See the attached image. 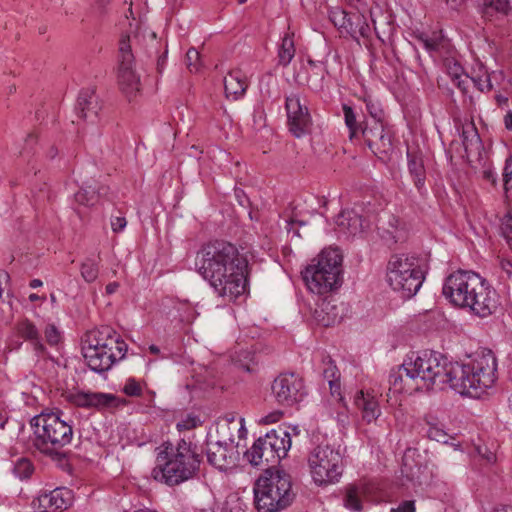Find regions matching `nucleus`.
Segmentation results:
<instances>
[{
    "instance_id": "f257e3e1",
    "label": "nucleus",
    "mask_w": 512,
    "mask_h": 512,
    "mask_svg": "<svg viewBox=\"0 0 512 512\" xmlns=\"http://www.w3.org/2000/svg\"><path fill=\"white\" fill-rule=\"evenodd\" d=\"M497 360L489 349L476 352L467 362L450 360L446 355L426 350L392 369L389 374L390 390L400 393L406 381L415 382L416 389H440L448 384L461 395L479 398L493 386L497 376Z\"/></svg>"
},
{
    "instance_id": "f03ea898",
    "label": "nucleus",
    "mask_w": 512,
    "mask_h": 512,
    "mask_svg": "<svg viewBox=\"0 0 512 512\" xmlns=\"http://www.w3.org/2000/svg\"><path fill=\"white\" fill-rule=\"evenodd\" d=\"M195 267L219 297L235 301L246 291L248 260L230 242L215 240L205 244L197 252Z\"/></svg>"
},
{
    "instance_id": "7ed1b4c3",
    "label": "nucleus",
    "mask_w": 512,
    "mask_h": 512,
    "mask_svg": "<svg viewBox=\"0 0 512 512\" xmlns=\"http://www.w3.org/2000/svg\"><path fill=\"white\" fill-rule=\"evenodd\" d=\"M157 465L152 469L154 480L169 487L198 478L203 462L202 451L192 441H165L158 448Z\"/></svg>"
},
{
    "instance_id": "20e7f679",
    "label": "nucleus",
    "mask_w": 512,
    "mask_h": 512,
    "mask_svg": "<svg viewBox=\"0 0 512 512\" xmlns=\"http://www.w3.org/2000/svg\"><path fill=\"white\" fill-rule=\"evenodd\" d=\"M33 428V446L50 458L61 470L71 472L70 452L63 448L73 439L71 420L64 418L63 411H43L30 420Z\"/></svg>"
},
{
    "instance_id": "39448f33",
    "label": "nucleus",
    "mask_w": 512,
    "mask_h": 512,
    "mask_svg": "<svg viewBox=\"0 0 512 512\" xmlns=\"http://www.w3.org/2000/svg\"><path fill=\"white\" fill-rule=\"evenodd\" d=\"M86 342L87 345L82 347L83 357L88 367L98 374L110 370L125 357L128 350L126 342L109 326L91 334Z\"/></svg>"
},
{
    "instance_id": "423d86ee",
    "label": "nucleus",
    "mask_w": 512,
    "mask_h": 512,
    "mask_svg": "<svg viewBox=\"0 0 512 512\" xmlns=\"http://www.w3.org/2000/svg\"><path fill=\"white\" fill-rule=\"evenodd\" d=\"M343 256L339 249H323L302 271V279L307 288L323 295L338 289L343 282Z\"/></svg>"
},
{
    "instance_id": "0eeeda50",
    "label": "nucleus",
    "mask_w": 512,
    "mask_h": 512,
    "mask_svg": "<svg viewBox=\"0 0 512 512\" xmlns=\"http://www.w3.org/2000/svg\"><path fill=\"white\" fill-rule=\"evenodd\" d=\"M265 475L254 486V501L258 512H280L295 498L291 477L283 470L264 469Z\"/></svg>"
},
{
    "instance_id": "6e6552de",
    "label": "nucleus",
    "mask_w": 512,
    "mask_h": 512,
    "mask_svg": "<svg viewBox=\"0 0 512 512\" xmlns=\"http://www.w3.org/2000/svg\"><path fill=\"white\" fill-rule=\"evenodd\" d=\"M425 279L420 258L409 254H394L387 265V281L401 297L409 299L421 288Z\"/></svg>"
},
{
    "instance_id": "1a4fd4ad",
    "label": "nucleus",
    "mask_w": 512,
    "mask_h": 512,
    "mask_svg": "<svg viewBox=\"0 0 512 512\" xmlns=\"http://www.w3.org/2000/svg\"><path fill=\"white\" fill-rule=\"evenodd\" d=\"M291 447V436L286 428L278 426L255 440L244 453V458L252 466L265 464V469H273L285 458Z\"/></svg>"
},
{
    "instance_id": "9d476101",
    "label": "nucleus",
    "mask_w": 512,
    "mask_h": 512,
    "mask_svg": "<svg viewBox=\"0 0 512 512\" xmlns=\"http://www.w3.org/2000/svg\"><path fill=\"white\" fill-rule=\"evenodd\" d=\"M308 464L314 483L327 486L339 481L343 473V456L331 445H318L309 454Z\"/></svg>"
},
{
    "instance_id": "9b49d317",
    "label": "nucleus",
    "mask_w": 512,
    "mask_h": 512,
    "mask_svg": "<svg viewBox=\"0 0 512 512\" xmlns=\"http://www.w3.org/2000/svg\"><path fill=\"white\" fill-rule=\"evenodd\" d=\"M137 36L122 35L118 43L117 80L120 90L131 100L140 91V75L136 71V60L132 50Z\"/></svg>"
},
{
    "instance_id": "f8f14e48",
    "label": "nucleus",
    "mask_w": 512,
    "mask_h": 512,
    "mask_svg": "<svg viewBox=\"0 0 512 512\" xmlns=\"http://www.w3.org/2000/svg\"><path fill=\"white\" fill-rule=\"evenodd\" d=\"M480 283L482 277L478 273L460 269L446 277L442 293L452 305L464 308Z\"/></svg>"
},
{
    "instance_id": "ddd939ff",
    "label": "nucleus",
    "mask_w": 512,
    "mask_h": 512,
    "mask_svg": "<svg viewBox=\"0 0 512 512\" xmlns=\"http://www.w3.org/2000/svg\"><path fill=\"white\" fill-rule=\"evenodd\" d=\"M276 402L281 406L291 407L303 400L307 392L304 381L295 373L278 375L271 386Z\"/></svg>"
},
{
    "instance_id": "4468645a",
    "label": "nucleus",
    "mask_w": 512,
    "mask_h": 512,
    "mask_svg": "<svg viewBox=\"0 0 512 512\" xmlns=\"http://www.w3.org/2000/svg\"><path fill=\"white\" fill-rule=\"evenodd\" d=\"M285 110L288 130L294 137L301 138L310 132L312 116L300 94L291 93L285 97Z\"/></svg>"
},
{
    "instance_id": "2eb2a0df",
    "label": "nucleus",
    "mask_w": 512,
    "mask_h": 512,
    "mask_svg": "<svg viewBox=\"0 0 512 512\" xmlns=\"http://www.w3.org/2000/svg\"><path fill=\"white\" fill-rule=\"evenodd\" d=\"M361 135L365 144L379 159L384 160L393 151V133L385 123L364 121Z\"/></svg>"
},
{
    "instance_id": "dca6fc26",
    "label": "nucleus",
    "mask_w": 512,
    "mask_h": 512,
    "mask_svg": "<svg viewBox=\"0 0 512 512\" xmlns=\"http://www.w3.org/2000/svg\"><path fill=\"white\" fill-rule=\"evenodd\" d=\"M498 306V293L486 279L482 278V283L478 284L469 304L465 305L464 309H469L475 316L486 318L495 313Z\"/></svg>"
},
{
    "instance_id": "f3484780",
    "label": "nucleus",
    "mask_w": 512,
    "mask_h": 512,
    "mask_svg": "<svg viewBox=\"0 0 512 512\" xmlns=\"http://www.w3.org/2000/svg\"><path fill=\"white\" fill-rule=\"evenodd\" d=\"M67 400L80 408L96 409L98 411L116 408L122 401L114 394L104 392L78 391L70 393Z\"/></svg>"
},
{
    "instance_id": "a211bd4d",
    "label": "nucleus",
    "mask_w": 512,
    "mask_h": 512,
    "mask_svg": "<svg viewBox=\"0 0 512 512\" xmlns=\"http://www.w3.org/2000/svg\"><path fill=\"white\" fill-rule=\"evenodd\" d=\"M238 451L231 444L223 442L207 443V462L220 471H226L236 466Z\"/></svg>"
},
{
    "instance_id": "6ab92c4d",
    "label": "nucleus",
    "mask_w": 512,
    "mask_h": 512,
    "mask_svg": "<svg viewBox=\"0 0 512 512\" xmlns=\"http://www.w3.org/2000/svg\"><path fill=\"white\" fill-rule=\"evenodd\" d=\"M101 110L102 102L96 94L95 88L89 87L81 89L75 105L77 116L86 122L95 124L99 119Z\"/></svg>"
},
{
    "instance_id": "aec40b11",
    "label": "nucleus",
    "mask_w": 512,
    "mask_h": 512,
    "mask_svg": "<svg viewBox=\"0 0 512 512\" xmlns=\"http://www.w3.org/2000/svg\"><path fill=\"white\" fill-rule=\"evenodd\" d=\"M346 308L333 296L322 299L315 309V318L324 327H330L342 321Z\"/></svg>"
},
{
    "instance_id": "412c9836",
    "label": "nucleus",
    "mask_w": 512,
    "mask_h": 512,
    "mask_svg": "<svg viewBox=\"0 0 512 512\" xmlns=\"http://www.w3.org/2000/svg\"><path fill=\"white\" fill-rule=\"evenodd\" d=\"M40 512H60L67 509L72 503V491L58 487L39 496Z\"/></svg>"
},
{
    "instance_id": "4be33fe9",
    "label": "nucleus",
    "mask_w": 512,
    "mask_h": 512,
    "mask_svg": "<svg viewBox=\"0 0 512 512\" xmlns=\"http://www.w3.org/2000/svg\"><path fill=\"white\" fill-rule=\"evenodd\" d=\"M399 222V219L392 214L387 215V220L383 218L378 220V234L389 246L406 239V231L403 227H399Z\"/></svg>"
},
{
    "instance_id": "5701e85b",
    "label": "nucleus",
    "mask_w": 512,
    "mask_h": 512,
    "mask_svg": "<svg viewBox=\"0 0 512 512\" xmlns=\"http://www.w3.org/2000/svg\"><path fill=\"white\" fill-rule=\"evenodd\" d=\"M335 222L338 233L346 238L354 237L363 231L362 216L353 209L342 210Z\"/></svg>"
},
{
    "instance_id": "b1692460",
    "label": "nucleus",
    "mask_w": 512,
    "mask_h": 512,
    "mask_svg": "<svg viewBox=\"0 0 512 512\" xmlns=\"http://www.w3.org/2000/svg\"><path fill=\"white\" fill-rule=\"evenodd\" d=\"M325 360H327V366L323 369V377L328 382L331 396L336 397L337 401L341 403L344 408H347L344 396L341 394L340 371L330 356H325L323 362H325Z\"/></svg>"
},
{
    "instance_id": "393cba45",
    "label": "nucleus",
    "mask_w": 512,
    "mask_h": 512,
    "mask_svg": "<svg viewBox=\"0 0 512 512\" xmlns=\"http://www.w3.org/2000/svg\"><path fill=\"white\" fill-rule=\"evenodd\" d=\"M408 171L417 190L422 193L426 181L423 157L419 152L407 151Z\"/></svg>"
},
{
    "instance_id": "a878e982",
    "label": "nucleus",
    "mask_w": 512,
    "mask_h": 512,
    "mask_svg": "<svg viewBox=\"0 0 512 512\" xmlns=\"http://www.w3.org/2000/svg\"><path fill=\"white\" fill-rule=\"evenodd\" d=\"M354 404L361 410L362 418L367 423L376 420L380 415V408L377 400L363 391H358L354 397Z\"/></svg>"
},
{
    "instance_id": "bb28decb",
    "label": "nucleus",
    "mask_w": 512,
    "mask_h": 512,
    "mask_svg": "<svg viewBox=\"0 0 512 512\" xmlns=\"http://www.w3.org/2000/svg\"><path fill=\"white\" fill-rule=\"evenodd\" d=\"M248 87L247 79L240 70L231 71L224 78L226 96L232 95L234 99L240 98Z\"/></svg>"
},
{
    "instance_id": "cd10ccee",
    "label": "nucleus",
    "mask_w": 512,
    "mask_h": 512,
    "mask_svg": "<svg viewBox=\"0 0 512 512\" xmlns=\"http://www.w3.org/2000/svg\"><path fill=\"white\" fill-rule=\"evenodd\" d=\"M483 17L491 19L497 15H508L511 10L509 0H478Z\"/></svg>"
},
{
    "instance_id": "c85d7f7f",
    "label": "nucleus",
    "mask_w": 512,
    "mask_h": 512,
    "mask_svg": "<svg viewBox=\"0 0 512 512\" xmlns=\"http://www.w3.org/2000/svg\"><path fill=\"white\" fill-rule=\"evenodd\" d=\"M328 17L336 28L345 29L351 36L356 34L353 15L350 16L345 10L340 7L330 8Z\"/></svg>"
},
{
    "instance_id": "c756f323",
    "label": "nucleus",
    "mask_w": 512,
    "mask_h": 512,
    "mask_svg": "<svg viewBox=\"0 0 512 512\" xmlns=\"http://www.w3.org/2000/svg\"><path fill=\"white\" fill-rule=\"evenodd\" d=\"M461 138L467 157H469V155L473 152V149L482 148L481 137L473 122H471L469 126L463 127Z\"/></svg>"
},
{
    "instance_id": "7c9ffc66",
    "label": "nucleus",
    "mask_w": 512,
    "mask_h": 512,
    "mask_svg": "<svg viewBox=\"0 0 512 512\" xmlns=\"http://www.w3.org/2000/svg\"><path fill=\"white\" fill-rule=\"evenodd\" d=\"M107 191L106 187H99L98 189L92 186H86L81 188L75 193L74 198L77 203L84 206H93L99 199L100 196L105 195Z\"/></svg>"
},
{
    "instance_id": "2f4dec72",
    "label": "nucleus",
    "mask_w": 512,
    "mask_h": 512,
    "mask_svg": "<svg viewBox=\"0 0 512 512\" xmlns=\"http://www.w3.org/2000/svg\"><path fill=\"white\" fill-rule=\"evenodd\" d=\"M295 51L293 37L286 34L282 38V42L278 50V64L283 67L288 66L295 56Z\"/></svg>"
},
{
    "instance_id": "473e14b6",
    "label": "nucleus",
    "mask_w": 512,
    "mask_h": 512,
    "mask_svg": "<svg viewBox=\"0 0 512 512\" xmlns=\"http://www.w3.org/2000/svg\"><path fill=\"white\" fill-rule=\"evenodd\" d=\"M342 110L344 114L345 125L349 130V138L350 140H353L354 138L358 137L359 133H361V128L364 127V122L359 123L357 121L356 113L350 105L343 104Z\"/></svg>"
},
{
    "instance_id": "72a5a7b5",
    "label": "nucleus",
    "mask_w": 512,
    "mask_h": 512,
    "mask_svg": "<svg viewBox=\"0 0 512 512\" xmlns=\"http://www.w3.org/2000/svg\"><path fill=\"white\" fill-rule=\"evenodd\" d=\"M344 506L354 512H360L363 509L362 500L359 495V489L355 485H349L346 488L344 496Z\"/></svg>"
},
{
    "instance_id": "f704fd0d",
    "label": "nucleus",
    "mask_w": 512,
    "mask_h": 512,
    "mask_svg": "<svg viewBox=\"0 0 512 512\" xmlns=\"http://www.w3.org/2000/svg\"><path fill=\"white\" fill-rule=\"evenodd\" d=\"M27 342L30 344L37 359L50 360L52 362H57V360L54 358V356H52L49 353V351L47 350V348L43 342L41 333L37 334L35 337H33L32 339H30Z\"/></svg>"
},
{
    "instance_id": "c9c22d12",
    "label": "nucleus",
    "mask_w": 512,
    "mask_h": 512,
    "mask_svg": "<svg viewBox=\"0 0 512 512\" xmlns=\"http://www.w3.org/2000/svg\"><path fill=\"white\" fill-rule=\"evenodd\" d=\"M363 101L366 106V111L371 117L370 122L384 123V110L379 101L373 99L371 96H365Z\"/></svg>"
},
{
    "instance_id": "e433bc0d",
    "label": "nucleus",
    "mask_w": 512,
    "mask_h": 512,
    "mask_svg": "<svg viewBox=\"0 0 512 512\" xmlns=\"http://www.w3.org/2000/svg\"><path fill=\"white\" fill-rule=\"evenodd\" d=\"M16 332L18 336L26 342L40 333L36 325L27 318L17 322Z\"/></svg>"
},
{
    "instance_id": "4c0bfd02",
    "label": "nucleus",
    "mask_w": 512,
    "mask_h": 512,
    "mask_svg": "<svg viewBox=\"0 0 512 512\" xmlns=\"http://www.w3.org/2000/svg\"><path fill=\"white\" fill-rule=\"evenodd\" d=\"M34 472L33 463L27 458H20L16 461L13 467V473L21 480H26L31 477Z\"/></svg>"
},
{
    "instance_id": "58836bf2",
    "label": "nucleus",
    "mask_w": 512,
    "mask_h": 512,
    "mask_svg": "<svg viewBox=\"0 0 512 512\" xmlns=\"http://www.w3.org/2000/svg\"><path fill=\"white\" fill-rule=\"evenodd\" d=\"M44 337L46 343L53 348H58L63 343L62 332L53 323H49L44 328Z\"/></svg>"
},
{
    "instance_id": "ea45409f",
    "label": "nucleus",
    "mask_w": 512,
    "mask_h": 512,
    "mask_svg": "<svg viewBox=\"0 0 512 512\" xmlns=\"http://www.w3.org/2000/svg\"><path fill=\"white\" fill-rule=\"evenodd\" d=\"M99 269L97 263L92 259H86L81 265V275L88 283L95 281L98 277Z\"/></svg>"
},
{
    "instance_id": "a19ab883",
    "label": "nucleus",
    "mask_w": 512,
    "mask_h": 512,
    "mask_svg": "<svg viewBox=\"0 0 512 512\" xmlns=\"http://www.w3.org/2000/svg\"><path fill=\"white\" fill-rule=\"evenodd\" d=\"M426 435L429 439L435 440L440 443L448 442V434L442 427H439L436 424L428 423V429L426 431Z\"/></svg>"
},
{
    "instance_id": "79ce46f5",
    "label": "nucleus",
    "mask_w": 512,
    "mask_h": 512,
    "mask_svg": "<svg viewBox=\"0 0 512 512\" xmlns=\"http://www.w3.org/2000/svg\"><path fill=\"white\" fill-rule=\"evenodd\" d=\"M122 391L129 397H140L143 392L140 383L133 377H130L126 380Z\"/></svg>"
},
{
    "instance_id": "37998d69",
    "label": "nucleus",
    "mask_w": 512,
    "mask_h": 512,
    "mask_svg": "<svg viewBox=\"0 0 512 512\" xmlns=\"http://www.w3.org/2000/svg\"><path fill=\"white\" fill-rule=\"evenodd\" d=\"M501 272L499 279L509 289L512 287V262L509 260H502L500 262Z\"/></svg>"
},
{
    "instance_id": "c03bdc74",
    "label": "nucleus",
    "mask_w": 512,
    "mask_h": 512,
    "mask_svg": "<svg viewBox=\"0 0 512 512\" xmlns=\"http://www.w3.org/2000/svg\"><path fill=\"white\" fill-rule=\"evenodd\" d=\"M186 65L191 72H198L201 67L200 53L193 47L186 53Z\"/></svg>"
},
{
    "instance_id": "a18cd8bd",
    "label": "nucleus",
    "mask_w": 512,
    "mask_h": 512,
    "mask_svg": "<svg viewBox=\"0 0 512 512\" xmlns=\"http://www.w3.org/2000/svg\"><path fill=\"white\" fill-rule=\"evenodd\" d=\"M503 184H504V191L506 194V197H509V192L512 187H510V182L512 180V156H509L505 160V165L503 169Z\"/></svg>"
},
{
    "instance_id": "49530a36",
    "label": "nucleus",
    "mask_w": 512,
    "mask_h": 512,
    "mask_svg": "<svg viewBox=\"0 0 512 512\" xmlns=\"http://www.w3.org/2000/svg\"><path fill=\"white\" fill-rule=\"evenodd\" d=\"M353 18L356 33H359L362 37H367L370 32V27L367 24L365 17L361 14H353Z\"/></svg>"
},
{
    "instance_id": "de8ad7c7",
    "label": "nucleus",
    "mask_w": 512,
    "mask_h": 512,
    "mask_svg": "<svg viewBox=\"0 0 512 512\" xmlns=\"http://www.w3.org/2000/svg\"><path fill=\"white\" fill-rule=\"evenodd\" d=\"M472 83L481 91H490L492 89L491 75L485 74L484 76L471 77Z\"/></svg>"
},
{
    "instance_id": "09e8293b",
    "label": "nucleus",
    "mask_w": 512,
    "mask_h": 512,
    "mask_svg": "<svg viewBox=\"0 0 512 512\" xmlns=\"http://www.w3.org/2000/svg\"><path fill=\"white\" fill-rule=\"evenodd\" d=\"M501 233L512 248V216L506 215L501 224Z\"/></svg>"
},
{
    "instance_id": "8fccbe9b",
    "label": "nucleus",
    "mask_w": 512,
    "mask_h": 512,
    "mask_svg": "<svg viewBox=\"0 0 512 512\" xmlns=\"http://www.w3.org/2000/svg\"><path fill=\"white\" fill-rule=\"evenodd\" d=\"M463 94L468 92V88L470 83H472L471 77L467 74H464L461 77H456V80L452 82Z\"/></svg>"
},
{
    "instance_id": "3c124183",
    "label": "nucleus",
    "mask_w": 512,
    "mask_h": 512,
    "mask_svg": "<svg viewBox=\"0 0 512 512\" xmlns=\"http://www.w3.org/2000/svg\"><path fill=\"white\" fill-rule=\"evenodd\" d=\"M418 39L423 44L424 48L430 52L437 51L439 48V43L435 39H431L423 33L418 36Z\"/></svg>"
},
{
    "instance_id": "603ef678",
    "label": "nucleus",
    "mask_w": 512,
    "mask_h": 512,
    "mask_svg": "<svg viewBox=\"0 0 512 512\" xmlns=\"http://www.w3.org/2000/svg\"><path fill=\"white\" fill-rule=\"evenodd\" d=\"M473 151L477 152V162L481 168H486L487 165L491 164L483 144L482 148L473 149Z\"/></svg>"
},
{
    "instance_id": "864d4df0",
    "label": "nucleus",
    "mask_w": 512,
    "mask_h": 512,
    "mask_svg": "<svg viewBox=\"0 0 512 512\" xmlns=\"http://www.w3.org/2000/svg\"><path fill=\"white\" fill-rule=\"evenodd\" d=\"M127 221L124 216H116L111 218V227L115 233L122 231L126 227Z\"/></svg>"
},
{
    "instance_id": "5fc2aeb1",
    "label": "nucleus",
    "mask_w": 512,
    "mask_h": 512,
    "mask_svg": "<svg viewBox=\"0 0 512 512\" xmlns=\"http://www.w3.org/2000/svg\"><path fill=\"white\" fill-rule=\"evenodd\" d=\"M448 74L451 78V81L453 82L454 80H456V77H461L464 75L463 68L460 64L455 62L452 66H449Z\"/></svg>"
},
{
    "instance_id": "6e6d98bb",
    "label": "nucleus",
    "mask_w": 512,
    "mask_h": 512,
    "mask_svg": "<svg viewBox=\"0 0 512 512\" xmlns=\"http://www.w3.org/2000/svg\"><path fill=\"white\" fill-rule=\"evenodd\" d=\"M235 196L240 206L244 208L250 206V199L242 189H235Z\"/></svg>"
},
{
    "instance_id": "4d7b16f0",
    "label": "nucleus",
    "mask_w": 512,
    "mask_h": 512,
    "mask_svg": "<svg viewBox=\"0 0 512 512\" xmlns=\"http://www.w3.org/2000/svg\"><path fill=\"white\" fill-rule=\"evenodd\" d=\"M198 425V420L195 417H188L183 422H180L177 424V427L179 430L185 429L190 430L195 428Z\"/></svg>"
},
{
    "instance_id": "13d9d810",
    "label": "nucleus",
    "mask_w": 512,
    "mask_h": 512,
    "mask_svg": "<svg viewBox=\"0 0 512 512\" xmlns=\"http://www.w3.org/2000/svg\"><path fill=\"white\" fill-rule=\"evenodd\" d=\"M111 3V0H95V8L99 15L103 16L108 13L109 11V4Z\"/></svg>"
},
{
    "instance_id": "bf43d9fd",
    "label": "nucleus",
    "mask_w": 512,
    "mask_h": 512,
    "mask_svg": "<svg viewBox=\"0 0 512 512\" xmlns=\"http://www.w3.org/2000/svg\"><path fill=\"white\" fill-rule=\"evenodd\" d=\"M483 178L490 181L494 186L497 184V178L493 172L491 164L487 165L486 168H483Z\"/></svg>"
},
{
    "instance_id": "052dcab7",
    "label": "nucleus",
    "mask_w": 512,
    "mask_h": 512,
    "mask_svg": "<svg viewBox=\"0 0 512 512\" xmlns=\"http://www.w3.org/2000/svg\"><path fill=\"white\" fill-rule=\"evenodd\" d=\"M398 512H415V505L413 501H403L399 507Z\"/></svg>"
},
{
    "instance_id": "680f3d73",
    "label": "nucleus",
    "mask_w": 512,
    "mask_h": 512,
    "mask_svg": "<svg viewBox=\"0 0 512 512\" xmlns=\"http://www.w3.org/2000/svg\"><path fill=\"white\" fill-rule=\"evenodd\" d=\"M167 48L165 49L164 53L162 55H160L157 59V70L159 73H162L163 69H164V66H165V63H166V58H167Z\"/></svg>"
},
{
    "instance_id": "e2e57ef3",
    "label": "nucleus",
    "mask_w": 512,
    "mask_h": 512,
    "mask_svg": "<svg viewBox=\"0 0 512 512\" xmlns=\"http://www.w3.org/2000/svg\"><path fill=\"white\" fill-rule=\"evenodd\" d=\"M9 280H10V275L8 274V272H6L4 270H0V298H3L2 284L8 283Z\"/></svg>"
},
{
    "instance_id": "0e129e2a",
    "label": "nucleus",
    "mask_w": 512,
    "mask_h": 512,
    "mask_svg": "<svg viewBox=\"0 0 512 512\" xmlns=\"http://www.w3.org/2000/svg\"><path fill=\"white\" fill-rule=\"evenodd\" d=\"M236 365L238 368H240L241 370H243L245 372H248V373L255 372V368L253 366L249 365L248 363H244L241 360L237 361Z\"/></svg>"
},
{
    "instance_id": "69168bd1",
    "label": "nucleus",
    "mask_w": 512,
    "mask_h": 512,
    "mask_svg": "<svg viewBox=\"0 0 512 512\" xmlns=\"http://www.w3.org/2000/svg\"><path fill=\"white\" fill-rule=\"evenodd\" d=\"M119 288V283L118 282H111L109 284L106 285V293L107 294H113L117 291V289Z\"/></svg>"
},
{
    "instance_id": "338daca9",
    "label": "nucleus",
    "mask_w": 512,
    "mask_h": 512,
    "mask_svg": "<svg viewBox=\"0 0 512 512\" xmlns=\"http://www.w3.org/2000/svg\"><path fill=\"white\" fill-rule=\"evenodd\" d=\"M280 416H282V412L272 413L265 417L266 423H273L279 420Z\"/></svg>"
},
{
    "instance_id": "774afa93",
    "label": "nucleus",
    "mask_w": 512,
    "mask_h": 512,
    "mask_svg": "<svg viewBox=\"0 0 512 512\" xmlns=\"http://www.w3.org/2000/svg\"><path fill=\"white\" fill-rule=\"evenodd\" d=\"M504 124L507 130H512V112H508L504 117Z\"/></svg>"
}]
</instances>
